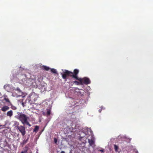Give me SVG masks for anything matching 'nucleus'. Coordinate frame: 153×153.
I'll use <instances>...</instances> for the list:
<instances>
[{"mask_svg": "<svg viewBox=\"0 0 153 153\" xmlns=\"http://www.w3.org/2000/svg\"><path fill=\"white\" fill-rule=\"evenodd\" d=\"M79 73V70L77 69L74 70V72L65 70L64 72L62 73L61 74L62 75V78L64 79H66L67 76H70L75 79L76 76Z\"/></svg>", "mask_w": 153, "mask_h": 153, "instance_id": "nucleus-1", "label": "nucleus"}, {"mask_svg": "<svg viewBox=\"0 0 153 153\" xmlns=\"http://www.w3.org/2000/svg\"><path fill=\"white\" fill-rule=\"evenodd\" d=\"M18 118L21 121L23 124H26L29 126H31V125L30 124L28 121L29 117L25 114L22 113H18Z\"/></svg>", "mask_w": 153, "mask_h": 153, "instance_id": "nucleus-2", "label": "nucleus"}, {"mask_svg": "<svg viewBox=\"0 0 153 153\" xmlns=\"http://www.w3.org/2000/svg\"><path fill=\"white\" fill-rule=\"evenodd\" d=\"M76 77L75 79L80 82L81 85H88L91 83L88 77H84L83 78H79L78 77V75H76Z\"/></svg>", "mask_w": 153, "mask_h": 153, "instance_id": "nucleus-3", "label": "nucleus"}, {"mask_svg": "<svg viewBox=\"0 0 153 153\" xmlns=\"http://www.w3.org/2000/svg\"><path fill=\"white\" fill-rule=\"evenodd\" d=\"M17 129L19 131L22 133V136H24L26 134L25 128V127L22 126H20L17 127Z\"/></svg>", "mask_w": 153, "mask_h": 153, "instance_id": "nucleus-4", "label": "nucleus"}, {"mask_svg": "<svg viewBox=\"0 0 153 153\" xmlns=\"http://www.w3.org/2000/svg\"><path fill=\"white\" fill-rule=\"evenodd\" d=\"M9 109V107L8 106H4L1 109V110L4 111L5 112L7 110H8Z\"/></svg>", "mask_w": 153, "mask_h": 153, "instance_id": "nucleus-5", "label": "nucleus"}, {"mask_svg": "<svg viewBox=\"0 0 153 153\" xmlns=\"http://www.w3.org/2000/svg\"><path fill=\"white\" fill-rule=\"evenodd\" d=\"M13 115V112L12 110L8 111L7 113V116L11 117Z\"/></svg>", "mask_w": 153, "mask_h": 153, "instance_id": "nucleus-6", "label": "nucleus"}, {"mask_svg": "<svg viewBox=\"0 0 153 153\" xmlns=\"http://www.w3.org/2000/svg\"><path fill=\"white\" fill-rule=\"evenodd\" d=\"M88 143L90 146H92L94 145V142L93 140L92 139H88Z\"/></svg>", "mask_w": 153, "mask_h": 153, "instance_id": "nucleus-7", "label": "nucleus"}, {"mask_svg": "<svg viewBox=\"0 0 153 153\" xmlns=\"http://www.w3.org/2000/svg\"><path fill=\"white\" fill-rule=\"evenodd\" d=\"M42 68L45 70L46 71H48L50 69V68L45 66H42Z\"/></svg>", "mask_w": 153, "mask_h": 153, "instance_id": "nucleus-8", "label": "nucleus"}, {"mask_svg": "<svg viewBox=\"0 0 153 153\" xmlns=\"http://www.w3.org/2000/svg\"><path fill=\"white\" fill-rule=\"evenodd\" d=\"M39 128V127L38 126H35V128L33 129V131L37 132Z\"/></svg>", "mask_w": 153, "mask_h": 153, "instance_id": "nucleus-9", "label": "nucleus"}, {"mask_svg": "<svg viewBox=\"0 0 153 153\" xmlns=\"http://www.w3.org/2000/svg\"><path fill=\"white\" fill-rule=\"evenodd\" d=\"M28 141V139L26 140H24L21 143V144L23 145H24L26 144Z\"/></svg>", "mask_w": 153, "mask_h": 153, "instance_id": "nucleus-10", "label": "nucleus"}, {"mask_svg": "<svg viewBox=\"0 0 153 153\" xmlns=\"http://www.w3.org/2000/svg\"><path fill=\"white\" fill-rule=\"evenodd\" d=\"M51 71L53 73H54V74H56L57 73V72L56 70V69H53V68L51 69Z\"/></svg>", "mask_w": 153, "mask_h": 153, "instance_id": "nucleus-11", "label": "nucleus"}, {"mask_svg": "<svg viewBox=\"0 0 153 153\" xmlns=\"http://www.w3.org/2000/svg\"><path fill=\"white\" fill-rule=\"evenodd\" d=\"M114 148L115 152H117L118 149V146L117 145L114 144Z\"/></svg>", "mask_w": 153, "mask_h": 153, "instance_id": "nucleus-12", "label": "nucleus"}, {"mask_svg": "<svg viewBox=\"0 0 153 153\" xmlns=\"http://www.w3.org/2000/svg\"><path fill=\"white\" fill-rule=\"evenodd\" d=\"M24 150V151L25 152V153H26L27 152V151H28V149H29L28 147L27 146H26L24 148H23Z\"/></svg>", "mask_w": 153, "mask_h": 153, "instance_id": "nucleus-13", "label": "nucleus"}, {"mask_svg": "<svg viewBox=\"0 0 153 153\" xmlns=\"http://www.w3.org/2000/svg\"><path fill=\"white\" fill-rule=\"evenodd\" d=\"M11 108L13 110H16L17 109V108L15 106H13V105H11Z\"/></svg>", "mask_w": 153, "mask_h": 153, "instance_id": "nucleus-14", "label": "nucleus"}, {"mask_svg": "<svg viewBox=\"0 0 153 153\" xmlns=\"http://www.w3.org/2000/svg\"><path fill=\"white\" fill-rule=\"evenodd\" d=\"M74 83H75L76 85H81L80 82H78L77 81H75L74 82Z\"/></svg>", "mask_w": 153, "mask_h": 153, "instance_id": "nucleus-15", "label": "nucleus"}, {"mask_svg": "<svg viewBox=\"0 0 153 153\" xmlns=\"http://www.w3.org/2000/svg\"><path fill=\"white\" fill-rule=\"evenodd\" d=\"M51 110L50 109L47 110V114L48 116H49L51 114Z\"/></svg>", "mask_w": 153, "mask_h": 153, "instance_id": "nucleus-16", "label": "nucleus"}, {"mask_svg": "<svg viewBox=\"0 0 153 153\" xmlns=\"http://www.w3.org/2000/svg\"><path fill=\"white\" fill-rule=\"evenodd\" d=\"M4 100H5L6 102H9L10 101L9 100V99L7 98H4Z\"/></svg>", "mask_w": 153, "mask_h": 153, "instance_id": "nucleus-17", "label": "nucleus"}, {"mask_svg": "<svg viewBox=\"0 0 153 153\" xmlns=\"http://www.w3.org/2000/svg\"><path fill=\"white\" fill-rule=\"evenodd\" d=\"M16 91H18L19 92H21V90H20V88H17L16 89Z\"/></svg>", "mask_w": 153, "mask_h": 153, "instance_id": "nucleus-18", "label": "nucleus"}, {"mask_svg": "<svg viewBox=\"0 0 153 153\" xmlns=\"http://www.w3.org/2000/svg\"><path fill=\"white\" fill-rule=\"evenodd\" d=\"M54 141L55 143H56L57 142V140L56 138H54Z\"/></svg>", "mask_w": 153, "mask_h": 153, "instance_id": "nucleus-19", "label": "nucleus"}, {"mask_svg": "<svg viewBox=\"0 0 153 153\" xmlns=\"http://www.w3.org/2000/svg\"><path fill=\"white\" fill-rule=\"evenodd\" d=\"M26 153H32V152L30 150L28 149V151H27V152Z\"/></svg>", "mask_w": 153, "mask_h": 153, "instance_id": "nucleus-20", "label": "nucleus"}, {"mask_svg": "<svg viewBox=\"0 0 153 153\" xmlns=\"http://www.w3.org/2000/svg\"><path fill=\"white\" fill-rule=\"evenodd\" d=\"M99 151L101 152H102L103 153L104 152V149H102L101 150H99Z\"/></svg>", "mask_w": 153, "mask_h": 153, "instance_id": "nucleus-21", "label": "nucleus"}, {"mask_svg": "<svg viewBox=\"0 0 153 153\" xmlns=\"http://www.w3.org/2000/svg\"><path fill=\"white\" fill-rule=\"evenodd\" d=\"M102 108H100L99 109V111L100 112H101V111H102Z\"/></svg>", "mask_w": 153, "mask_h": 153, "instance_id": "nucleus-22", "label": "nucleus"}, {"mask_svg": "<svg viewBox=\"0 0 153 153\" xmlns=\"http://www.w3.org/2000/svg\"><path fill=\"white\" fill-rule=\"evenodd\" d=\"M22 105L23 106V107H24V102H22Z\"/></svg>", "mask_w": 153, "mask_h": 153, "instance_id": "nucleus-23", "label": "nucleus"}, {"mask_svg": "<svg viewBox=\"0 0 153 153\" xmlns=\"http://www.w3.org/2000/svg\"><path fill=\"white\" fill-rule=\"evenodd\" d=\"M61 153H65V152L63 151H62L61 152Z\"/></svg>", "mask_w": 153, "mask_h": 153, "instance_id": "nucleus-24", "label": "nucleus"}, {"mask_svg": "<svg viewBox=\"0 0 153 153\" xmlns=\"http://www.w3.org/2000/svg\"><path fill=\"white\" fill-rule=\"evenodd\" d=\"M21 153H25V152L24 151H22Z\"/></svg>", "mask_w": 153, "mask_h": 153, "instance_id": "nucleus-25", "label": "nucleus"}]
</instances>
